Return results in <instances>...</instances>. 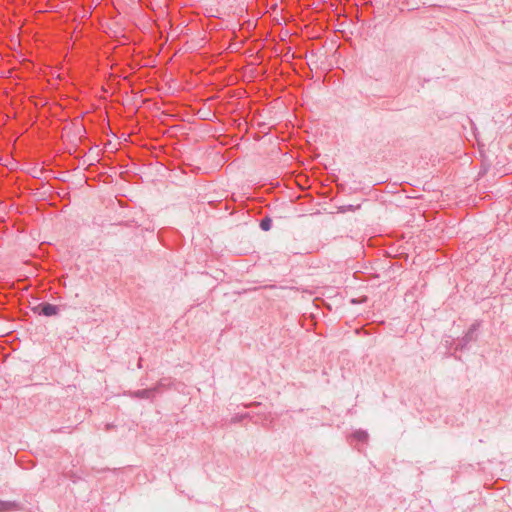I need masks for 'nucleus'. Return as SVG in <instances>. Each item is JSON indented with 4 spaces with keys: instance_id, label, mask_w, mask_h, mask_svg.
Segmentation results:
<instances>
[{
    "instance_id": "7ed1b4c3",
    "label": "nucleus",
    "mask_w": 512,
    "mask_h": 512,
    "mask_svg": "<svg viewBox=\"0 0 512 512\" xmlns=\"http://www.w3.org/2000/svg\"><path fill=\"white\" fill-rule=\"evenodd\" d=\"M16 509V504L13 502L0 501V512H8Z\"/></svg>"
},
{
    "instance_id": "20e7f679",
    "label": "nucleus",
    "mask_w": 512,
    "mask_h": 512,
    "mask_svg": "<svg viewBox=\"0 0 512 512\" xmlns=\"http://www.w3.org/2000/svg\"><path fill=\"white\" fill-rule=\"evenodd\" d=\"M353 437L355 439H357L358 441H361V442H366L368 440V434L367 432L365 431H356L354 434H353Z\"/></svg>"
},
{
    "instance_id": "f03ea898",
    "label": "nucleus",
    "mask_w": 512,
    "mask_h": 512,
    "mask_svg": "<svg viewBox=\"0 0 512 512\" xmlns=\"http://www.w3.org/2000/svg\"><path fill=\"white\" fill-rule=\"evenodd\" d=\"M41 307V314L45 315V316H54V315H57L58 314V307L56 305H53V304H49V303H45L43 305L40 306Z\"/></svg>"
},
{
    "instance_id": "39448f33",
    "label": "nucleus",
    "mask_w": 512,
    "mask_h": 512,
    "mask_svg": "<svg viewBox=\"0 0 512 512\" xmlns=\"http://www.w3.org/2000/svg\"><path fill=\"white\" fill-rule=\"evenodd\" d=\"M270 226H271V220L268 219V218H265L263 219L261 222H260V227L262 230L264 231H267L270 229Z\"/></svg>"
},
{
    "instance_id": "f257e3e1",
    "label": "nucleus",
    "mask_w": 512,
    "mask_h": 512,
    "mask_svg": "<svg viewBox=\"0 0 512 512\" xmlns=\"http://www.w3.org/2000/svg\"><path fill=\"white\" fill-rule=\"evenodd\" d=\"M163 386L162 383H159L157 384L155 387L153 388H149V389H142V390H138V391H135L133 392L132 396L135 397V398H141V399H149V398H152L154 397V394L156 392L159 391V389Z\"/></svg>"
},
{
    "instance_id": "423d86ee",
    "label": "nucleus",
    "mask_w": 512,
    "mask_h": 512,
    "mask_svg": "<svg viewBox=\"0 0 512 512\" xmlns=\"http://www.w3.org/2000/svg\"><path fill=\"white\" fill-rule=\"evenodd\" d=\"M477 330V325H472L465 335V340L470 341L472 339L473 333Z\"/></svg>"
}]
</instances>
